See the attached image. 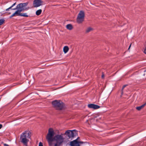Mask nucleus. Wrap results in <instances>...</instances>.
<instances>
[{
    "label": "nucleus",
    "mask_w": 146,
    "mask_h": 146,
    "mask_svg": "<svg viewBox=\"0 0 146 146\" xmlns=\"http://www.w3.org/2000/svg\"><path fill=\"white\" fill-rule=\"evenodd\" d=\"M55 133L52 128L48 130L46 139L49 146H60L65 142L63 134H57L54 136Z\"/></svg>",
    "instance_id": "nucleus-1"
},
{
    "label": "nucleus",
    "mask_w": 146,
    "mask_h": 146,
    "mask_svg": "<svg viewBox=\"0 0 146 146\" xmlns=\"http://www.w3.org/2000/svg\"><path fill=\"white\" fill-rule=\"evenodd\" d=\"M31 132L29 130L25 131L21 135L20 139L21 142L27 146L29 139H31Z\"/></svg>",
    "instance_id": "nucleus-2"
},
{
    "label": "nucleus",
    "mask_w": 146,
    "mask_h": 146,
    "mask_svg": "<svg viewBox=\"0 0 146 146\" xmlns=\"http://www.w3.org/2000/svg\"><path fill=\"white\" fill-rule=\"evenodd\" d=\"M28 4V2L21 3L18 5L15 8L12 9L14 10L17 9L16 11L18 13L21 12L28 10L29 9V7H27Z\"/></svg>",
    "instance_id": "nucleus-3"
},
{
    "label": "nucleus",
    "mask_w": 146,
    "mask_h": 146,
    "mask_svg": "<svg viewBox=\"0 0 146 146\" xmlns=\"http://www.w3.org/2000/svg\"><path fill=\"white\" fill-rule=\"evenodd\" d=\"M53 106L58 110L63 109L65 107L64 103L60 100H56L52 101Z\"/></svg>",
    "instance_id": "nucleus-4"
},
{
    "label": "nucleus",
    "mask_w": 146,
    "mask_h": 146,
    "mask_svg": "<svg viewBox=\"0 0 146 146\" xmlns=\"http://www.w3.org/2000/svg\"><path fill=\"white\" fill-rule=\"evenodd\" d=\"M64 135L68 136L69 138H73L77 135V132L75 130L72 131L68 130L65 132Z\"/></svg>",
    "instance_id": "nucleus-5"
},
{
    "label": "nucleus",
    "mask_w": 146,
    "mask_h": 146,
    "mask_svg": "<svg viewBox=\"0 0 146 146\" xmlns=\"http://www.w3.org/2000/svg\"><path fill=\"white\" fill-rule=\"evenodd\" d=\"M84 13L80 11L79 13L77 18V22L78 23H82L84 21Z\"/></svg>",
    "instance_id": "nucleus-6"
},
{
    "label": "nucleus",
    "mask_w": 146,
    "mask_h": 146,
    "mask_svg": "<svg viewBox=\"0 0 146 146\" xmlns=\"http://www.w3.org/2000/svg\"><path fill=\"white\" fill-rule=\"evenodd\" d=\"M43 1L41 0H34L33 2V5L34 7H37L42 5Z\"/></svg>",
    "instance_id": "nucleus-7"
},
{
    "label": "nucleus",
    "mask_w": 146,
    "mask_h": 146,
    "mask_svg": "<svg viewBox=\"0 0 146 146\" xmlns=\"http://www.w3.org/2000/svg\"><path fill=\"white\" fill-rule=\"evenodd\" d=\"M79 143H82L81 142H78L77 139H76L73 141L70 142V145L71 146H80Z\"/></svg>",
    "instance_id": "nucleus-8"
},
{
    "label": "nucleus",
    "mask_w": 146,
    "mask_h": 146,
    "mask_svg": "<svg viewBox=\"0 0 146 146\" xmlns=\"http://www.w3.org/2000/svg\"><path fill=\"white\" fill-rule=\"evenodd\" d=\"M88 107L90 108H93L94 109H96L100 108V106L98 105L94 104H89L88 105Z\"/></svg>",
    "instance_id": "nucleus-9"
},
{
    "label": "nucleus",
    "mask_w": 146,
    "mask_h": 146,
    "mask_svg": "<svg viewBox=\"0 0 146 146\" xmlns=\"http://www.w3.org/2000/svg\"><path fill=\"white\" fill-rule=\"evenodd\" d=\"M18 16L24 17H28L29 16L28 15H27V14L26 13H18Z\"/></svg>",
    "instance_id": "nucleus-10"
},
{
    "label": "nucleus",
    "mask_w": 146,
    "mask_h": 146,
    "mask_svg": "<svg viewBox=\"0 0 146 146\" xmlns=\"http://www.w3.org/2000/svg\"><path fill=\"white\" fill-rule=\"evenodd\" d=\"M69 49L68 47L67 46H65L63 48V51L65 53H66L68 51Z\"/></svg>",
    "instance_id": "nucleus-11"
},
{
    "label": "nucleus",
    "mask_w": 146,
    "mask_h": 146,
    "mask_svg": "<svg viewBox=\"0 0 146 146\" xmlns=\"http://www.w3.org/2000/svg\"><path fill=\"white\" fill-rule=\"evenodd\" d=\"M93 30V29L91 27H89L87 28L86 30V33H88L92 31Z\"/></svg>",
    "instance_id": "nucleus-12"
},
{
    "label": "nucleus",
    "mask_w": 146,
    "mask_h": 146,
    "mask_svg": "<svg viewBox=\"0 0 146 146\" xmlns=\"http://www.w3.org/2000/svg\"><path fill=\"white\" fill-rule=\"evenodd\" d=\"M66 27L67 28V29L69 30H71L72 29V26L71 24H70L67 25L66 26Z\"/></svg>",
    "instance_id": "nucleus-13"
},
{
    "label": "nucleus",
    "mask_w": 146,
    "mask_h": 146,
    "mask_svg": "<svg viewBox=\"0 0 146 146\" xmlns=\"http://www.w3.org/2000/svg\"><path fill=\"white\" fill-rule=\"evenodd\" d=\"M42 12V10L41 9L37 10L36 12V14L37 15H40Z\"/></svg>",
    "instance_id": "nucleus-14"
},
{
    "label": "nucleus",
    "mask_w": 146,
    "mask_h": 146,
    "mask_svg": "<svg viewBox=\"0 0 146 146\" xmlns=\"http://www.w3.org/2000/svg\"><path fill=\"white\" fill-rule=\"evenodd\" d=\"M145 106V104H143L141 106L137 107L136 108L138 110H140Z\"/></svg>",
    "instance_id": "nucleus-15"
},
{
    "label": "nucleus",
    "mask_w": 146,
    "mask_h": 146,
    "mask_svg": "<svg viewBox=\"0 0 146 146\" xmlns=\"http://www.w3.org/2000/svg\"><path fill=\"white\" fill-rule=\"evenodd\" d=\"M18 16V13L16 11L12 15H11L10 17V18H11L13 17Z\"/></svg>",
    "instance_id": "nucleus-16"
},
{
    "label": "nucleus",
    "mask_w": 146,
    "mask_h": 146,
    "mask_svg": "<svg viewBox=\"0 0 146 146\" xmlns=\"http://www.w3.org/2000/svg\"><path fill=\"white\" fill-rule=\"evenodd\" d=\"M18 16V13L16 11L12 15H11L10 17V18H11L13 17Z\"/></svg>",
    "instance_id": "nucleus-17"
},
{
    "label": "nucleus",
    "mask_w": 146,
    "mask_h": 146,
    "mask_svg": "<svg viewBox=\"0 0 146 146\" xmlns=\"http://www.w3.org/2000/svg\"><path fill=\"white\" fill-rule=\"evenodd\" d=\"M16 3H14L13 5H12L11 6L9 7L8 8L6 9V11H9V9H11L15 5Z\"/></svg>",
    "instance_id": "nucleus-18"
},
{
    "label": "nucleus",
    "mask_w": 146,
    "mask_h": 146,
    "mask_svg": "<svg viewBox=\"0 0 146 146\" xmlns=\"http://www.w3.org/2000/svg\"><path fill=\"white\" fill-rule=\"evenodd\" d=\"M5 20L4 19H0V26L3 25L5 22Z\"/></svg>",
    "instance_id": "nucleus-19"
},
{
    "label": "nucleus",
    "mask_w": 146,
    "mask_h": 146,
    "mask_svg": "<svg viewBox=\"0 0 146 146\" xmlns=\"http://www.w3.org/2000/svg\"><path fill=\"white\" fill-rule=\"evenodd\" d=\"M145 49L144 50V53L146 54V42L144 44Z\"/></svg>",
    "instance_id": "nucleus-20"
},
{
    "label": "nucleus",
    "mask_w": 146,
    "mask_h": 146,
    "mask_svg": "<svg viewBox=\"0 0 146 146\" xmlns=\"http://www.w3.org/2000/svg\"><path fill=\"white\" fill-rule=\"evenodd\" d=\"M126 86V85H125L123 86V88H122V90H121V95H122L123 93V89Z\"/></svg>",
    "instance_id": "nucleus-21"
},
{
    "label": "nucleus",
    "mask_w": 146,
    "mask_h": 146,
    "mask_svg": "<svg viewBox=\"0 0 146 146\" xmlns=\"http://www.w3.org/2000/svg\"><path fill=\"white\" fill-rule=\"evenodd\" d=\"M39 146H43L42 143L41 142L39 143Z\"/></svg>",
    "instance_id": "nucleus-22"
},
{
    "label": "nucleus",
    "mask_w": 146,
    "mask_h": 146,
    "mask_svg": "<svg viewBox=\"0 0 146 146\" xmlns=\"http://www.w3.org/2000/svg\"><path fill=\"white\" fill-rule=\"evenodd\" d=\"M102 78H104V74L103 73H102Z\"/></svg>",
    "instance_id": "nucleus-23"
},
{
    "label": "nucleus",
    "mask_w": 146,
    "mask_h": 146,
    "mask_svg": "<svg viewBox=\"0 0 146 146\" xmlns=\"http://www.w3.org/2000/svg\"><path fill=\"white\" fill-rule=\"evenodd\" d=\"M4 146H9L7 144H4Z\"/></svg>",
    "instance_id": "nucleus-24"
},
{
    "label": "nucleus",
    "mask_w": 146,
    "mask_h": 146,
    "mask_svg": "<svg viewBox=\"0 0 146 146\" xmlns=\"http://www.w3.org/2000/svg\"><path fill=\"white\" fill-rule=\"evenodd\" d=\"M2 125L1 124H0V129H1L2 127Z\"/></svg>",
    "instance_id": "nucleus-25"
},
{
    "label": "nucleus",
    "mask_w": 146,
    "mask_h": 146,
    "mask_svg": "<svg viewBox=\"0 0 146 146\" xmlns=\"http://www.w3.org/2000/svg\"><path fill=\"white\" fill-rule=\"evenodd\" d=\"M131 44L130 45V46H129V48H128V49H129V48H130V47L131 46Z\"/></svg>",
    "instance_id": "nucleus-26"
},
{
    "label": "nucleus",
    "mask_w": 146,
    "mask_h": 146,
    "mask_svg": "<svg viewBox=\"0 0 146 146\" xmlns=\"http://www.w3.org/2000/svg\"><path fill=\"white\" fill-rule=\"evenodd\" d=\"M144 104H145V105H146V103Z\"/></svg>",
    "instance_id": "nucleus-27"
}]
</instances>
